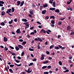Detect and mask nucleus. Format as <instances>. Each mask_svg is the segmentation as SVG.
Listing matches in <instances>:
<instances>
[{"instance_id":"1","label":"nucleus","mask_w":74,"mask_h":74,"mask_svg":"<svg viewBox=\"0 0 74 74\" xmlns=\"http://www.w3.org/2000/svg\"><path fill=\"white\" fill-rule=\"evenodd\" d=\"M45 55L42 54L41 55V57L40 58L41 60H44V57H45Z\"/></svg>"},{"instance_id":"2","label":"nucleus","mask_w":74,"mask_h":74,"mask_svg":"<svg viewBox=\"0 0 74 74\" xmlns=\"http://www.w3.org/2000/svg\"><path fill=\"white\" fill-rule=\"evenodd\" d=\"M30 69L28 68V71L26 70H25V71H26V72H27L28 73H31V72H32V71L31 70L30 71Z\"/></svg>"},{"instance_id":"3","label":"nucleus","mask_w":74,"mask_h":74,"mask_svg":"<svg viewBox=\"0 0 74 74\" xmlns=\"http://www.w3.org/2000/svg\"><path fill=\"white\" fill-rule=\"evenodd\" d=\"M46 31L45 30H44L43 29H41V31L40 32L41 33H43L44 34H45L46 33Z\"/></svg>"},{"instance_id":"4","label":"nucleus","mask_w":74,"mask_h":74,"mask_svg":"<svg viewBox=\"0 0 74 74\" xmlns=\"http://www.w3.org/2000/svg\"><path fill=\"white\" fill-rule=\"evenodd\" d=\"M18 48L20 49H23V47L21 45H18Z\"/></svg>"},{"instance_id":"5","label":"nucleus","mask_w":74,"mask_h":74,"mask_svg":"<svg viewBox=\"0 0 74 74\" xmlns=\"http://www.w3.org/2000/svg\"><path fill=\"white\" fill-rule=\"evenodd\" d=\"M25 29H27L28 27H29V24H27V25H25Z\"/></svg>"},{"instance_id":"6","label":"nucleus","mask_w":74,"mask_h":74,"mask_svg":"<svg viewBox=\"0 0 74 74\" xmlns=\"http://www.w3.org/2000/svg\"><path fill=\"white\" fill-rule=\"evenodd\" d=\"M3 41L4 42H7L8 41V39L7 38L4 37L3 38Z\"/></svg>"},{"instance_id":"7","label":"nucleus","mask_w":74,"mask_h":74,"mask_svg":"<svg viewBox=\"0 0 74 74\" xmlns=\"http://www.w3.org/2000/svg\"><path fill=\"white\" fill-rule=\"evenodd\" d=\"M67 30H71V26L70 25H68L67 27Z\"/></svg>"},{"instance_id":"8","label":"nucleus","mask_w":74,"mask_h":74,"mask_svg":"<svg viewBox=\"0 0 74 74\" xmlns=\"http://www.w3.org/2000/svg\"><path fill=\"white\" fill-rule=\"evenodd\" d=\"M20 32L21 31H20V29H18L16 31V33L21 34V33H20Z\"/></svg>"},{"instance_id":"9","label":"nucleus","mask_w":74,"mask_h":74,"mask_svg":"<svg viewBox=\"0 0 74 74\" xmlns=\"http://www.w3.org/2000/svg\"><path fill=\"white\" fill-rule=\"evenodd\" d=\"M24 3H25V2L24 1H22L21 2L20 5V7H22V6L23 5V4H24Z\"/></svg>"},{"instance_id":"10","label":"nucleus","mask_w":74,"mask_h":74,"mask_svg":"<svg viewBox=\"0 0 74 74\" xmlns=\"http://www.w3.org/2000/svg\"><path fill=\"white\" fill-rule=\"evenodd\" d=\"M22 21L23 22H26L27 21L26 19L25 18H23L22 19Z\"/></svg>"},{"instance_id":"11","label":"nucleus","mask_w":74,"mask_h":74,"mask_svg":"<svg viewBox=\"0 0 74 74\" xmlns=\"http://www.w3.org/2000/svg\"><path fill=\"white\" fill-rule=\"evenodd\" d=\"M49 10L50 11H55V8H50Z\"/></svg>"},{"instance_id":"12","label":"nucleus","mask_w":74,"mask_h":74,"mask_svg":"<svg viewBox=\"0 0 74 74\" xmlns=\"http://www.w3.org/2000/svg\"><path fill=\"white\" fill-rule=\"evenodd\" d=\"M46 12V10H45L42 11V14H45V13Z\"/></svg>"},{"instance_id":"13","label":"nucleus","mask_w":74,"mask_h":74,"mask_svg":"<svg viewBox=\"0 0 74 74\" xmlns=\"http://www.w3.org/2000/svg\"><path fill=\"white\" fill-rule=\"evenodd\" d=\"M17 5H20V4H21V1H18L17 2Z\"/></svg>"},{"instance_id":"14","label":"nucleus","mask_w":74,"mask_h":74,"mask_svg":"<svg viewBox=\"0 0 74 74\" xmlns=\"http://www.w3.org/2000/svg\"><path fill=\"white\" fill-rule=\"evenodd\" d=\"M43 7H44L45 8V7H48V5L47 3H46L44 5H43Z\"/></svg>"},{"instance_id":"15","label":"nucleus","mask_w":74,"mask_h":74,"mask_svg":"<svg viewBox=\"0 0 74 74\" xmlns=\"http://www.w3.org/2000/svg\"><path fill=\"white\" fill-rule=\"evenodd\" d=\"M50 18H51V19H55V16H50Z\"/></svg>"},{"instance_id":"16","label":"nucleus","mask_w":74,"mask_h":74,"mask_svg":"<svg viewBox=\"0 0 74 74\" xmlns=\"http://www.w3.org/2000/svg\"><path fill=\"white\" fill-rule=\"evenodd\" d=\"M49 62V61L47 60L46 61H45V62H43V64H47Z\"/></svg>"},{"instance_id":"17","label":"nucleus","mask_w":74,"mask_h":74,"mask_svg":"<svg viewBox=\"0 0 74 74\" xmlns=\"http://www.w3.org/2000/svg\"><path fill=\"white\" fill-rule=\"evenodd\" d=\"M15 49L17 51H18L19 50V47H16Z\"/></svg>"},{"instance_id":"18","label":"nucleus","mask_w":74,"mask_h":74,"mask_svg":"<svg viewBox=\"0 0 74 74\" xmlns=\"http://www.w3.org/2000/svg\"><path fill=\"white\" fill-rule=\"evenodd\" d=\"M38 40L39 41H41V42H42V40L40 38H38Z\"/></svg>"},{"instance_id":"19","label":"nucleus","mask_w":74,"mask_h":74,"mask_svg":"<svg viewBox=\"0 0 74 74\" xmlns=\"http://www.w3.org/2000/svg\"><path fill=\"white\" fill-rule=\"evenodd\" d=\"M55 12H56L57 13H59V12H60V11L58 9H56L55 10Z\"/></svg>"},{"instance_id":"20","label":"nucleus","mask_w":74,"mask_h":74,"mask_svg":"<svg viewBox=\"0 0 74 74\" xmlns=\"http://www.w3.org/2000/svg\"><path fill=\"white\" fill-rule=\"evenodd\" d=\"M1 14L2 15H4L5 14V13L4 12L2 11L1 12Z\"/></svg>"},{"instance_id":"21","label":"nucleus","mask_w":74,"mask_h":74,"mask_svg":"<svg viewBox=\"0 0 74 74\" xmlns=\"http://www.w3.org/2000/svg\"><path fill=\"white\" fill-rule=\"evenodd\" d=\"M62 23V22L61 21H59L58 23V25H61Z\"/></svg>"},{"instance_id":"22","label":"nucleus","mask_w":74,"mask_h":74,"mask_svg":"<svg viewBox=\"0 0 74 74\" xmlns=\"http://www.w3.org/2000/svg\"><path fill=\"white\" fill-rule=\"evenodd\" d=\"M9 71L11 73H13V71H12V69H10L9 70Z\"/></svg>"},{"instance_id":"23","label":"nucleus","mask_w":74,"mask_h":74,"mask_svg":"<svg viewBox=\"0 0 74 74\" xmlns=\"http://www.w3.org/2000/svg\"><path fill=\"white\" fill-rule=\"evenodd\" d=\"M54 49H57V50H58V49H59V47H58L55 46Z\"/></svg>"},{"instance_id":"24","label":"nucleus","mask_w":74,"mask_h":74,"mask_svg":"<svg viewBox=\"0 0 74 74\" xmlns=\"http://www.w3.org/2000/svg\"><path fill=\"white\" fill-rule=\"evenodd\" d=\"M12 22H13V20H11L10 21H9V24H12Z\"/></svg>"},{"instance_id":"25","label":"nucleus","mask_w":74,"mask_h":74,"mask_svg":"<svg viewBox=\"0 0 74 74\" xmlns=\"http://www.w3.org/2000/svg\"><path fill=\"white\" fill-rule=\"evenodd\" d=\"M12 12H14L15 11V9H14V8H12Z\"/></svg>"},{"instance_id":"26","label":"nucleus","mask_w":74,"mask_h":74,"mask_svg":"<svg viewBox=\"0 0 74 74\" xmlns=\"http://www.w3.org/2000/svg\"><path fill=\"white\" fill-rule=\"evenodd\" d=\"M29 13L30 14H31V15H33V11L31 10L29 11Z\"/></svg>"},{"instance_id":"27","label":"nucleus","mask_w":74,"mask_h":74,"mask_svg":"<svg viewBox=\"0 0 74 74\" xmlns=\"http://www.w3.org/2000/svg\"><path fill=\"white\" fill-rule=\"evenodd\" d=\"M53 6L54 7H56V5H55V2H53Z\"/></svg>"},{"instance_id":"28","label":"nucleus","mask_w":74,"mask_h":74,"mask_svg":"<svg viewBox=\"0 0 74 74\" xmlns=\"http://www.w3.org/2000/svg\"><path fill=\"white\" fill-rule=\"evenodd\" d=\"M26 43H27V42L26 41H23L22 42V45H25V44H26Z\"/></svg>"},{"instance_id":"29","label":"nucleus","mask_w":74,"mask_h":74,"mask_svg":"<svg viewBox=\"0 0 74 74\" xmlns=\"http://www.w3.org/2000/svg\"><path fill=\"white\" fill-rule=\"evenodd\" d=\"M1 25L2 26H4V25H5V23L4 22H2L1 23Z\"/></svg>"},{"instance_id":"30","label":"nucleus","mask_w":74,"mask_h":74,"mask_svg":"<svg viewBox=\"0 0 74 74\" xmlns=\"http://www.w3.org/2000/svg\"><path fill=\"white\" fill-rule=\"evenodd\" d=\"M51 68H52V66L50 65H49L47 67V68L48 69H51Z\"/></svg>"},{"instance_id":"31","label":"nucleus","mask_w":74,"mask_h":74,"mask_svg":"<svg viewBox=\"0 0 74 74\" xmlns=\"http://www.w3.org/2000/svg\"><path fill=\"white\" fill-rule=\"evenodd\" d=\"M4 50H5L6 51L8 50V47H7L6 46L5 47Z\"/></svg>"},{"instance_id":"32","label":"nucleus","mask_w":74,"mask_h":74,"mask_svg":"<svg viewBox=\"0 0 74 74\" xmlns=\"http://www.w3.org/2000/svg\"><path fill=\"white\" fill-rule=\"evenodd\" d=\"M47 67V66H44L42 67V69H46Z\"/></svg>"},{"instance_id":"33","label":"nucleus","mask_w":74,"mask_h":74,"mask_svg":"<svg viewBox=\"0 0 74 74\" xmlns=\"http://www.w3.org/2000/svg\"><path fill=\"white\" fill-rule=\"evenodd\" d=\"M51 23L52 24H55V21H54V20H53V21H51Z\"/></svg>"},{"instance_id":"34","label":"nucleus","mask_w":74,"mask_h":74,"mask_svg":"<svg viewBox=\"0 0 74 74\" xmlns=\"http://www.w3.org/2000/svg\"><path fill=\"white\" fill-rule=\"evenodd\" d=\"M69 70L66 69L65 71H63V73H67V72H69Z\"/></svg>"},{"instance_id":"35","label":"nucleus","mask_w":74,"mask_h":74,"mask_svg":"<svg viewBox=\"0 0 74 74\" xmlns=\"http://www.w3.org/2000/svg\"><path fill=\"white\" fill-rule=\"evenodd\" d=\"M59 63L60 65V66H62V61H59Z\"/></svg>"},{"instance_id":"36","label":"nucleus","mask_w":74,"mask_h":74,"mask_svg":"<svg viewBox=\"0 0 74 74\" xmlns=\"http://www.w3.org/2000/svg\"><path fill=\"white\" fill-rule=\"evenodd\" d=\"M53 0H50L49 2L50 3L52 4V3H53Z\"/></svg>"},{"instance_id":"37","label":"nucleus","mask_w":74,"mask_h":74,"mask_svg":"<svg viewBox=\"0 0 74 74\" xmlns=\"http://www.w3.org/2000/svg\"><path fill=\"white\" fill-rule=\"evenodd\" d=\"M15 65H16V66H21L22 65L21 64H19L18 65V64H16V63H15Z\"/></svg>"},{"instance_id":"38","label":"nucleus","mask_w":74,"mask_h":74,"mask_svg":"<svg viewBox=\"0 0 74 74\" xmlns=\"http://www.w3.org/2000/svg\"><path fill=\"white\" fill-rule=\"evenodd\" d=\"M32 6L33 8H34V7H36V5H35V4H34L33 3L32 4Z\"/></svg>"},{"instance_id":"39","label":"nucleus","mask_w":74,"mask_h":74,"mask_svg":"<svg viewBox=\"0 0 74 74\" xmlns=\"http://www.w3.org/2000/svg\"><path fill=\"white\" fill-rule=\"evenodd\" d=\"M29 51H34V49H33L31 48H29Z\"/></svg>"},{"instance_id":"40","label":"nucleus","mask_w":74,"mask_h":74,"mask_svg":"<svg viewBox=\"0 0 74 74\" xmlns=\"http://www.w3.org/2000/svg\"><path fill=\"white\" fill-rule=\"evenodd\" d=\"M54 47V46L53 45H51L49 47L50 49H52V48L53 47Z\"/></svg>"},{"instance_id":"41","label":"nucleus","mask_w":74,"mask_h":74,"mask_svg":"<svg viewBox=\"0 0 74 74\" xmlns=\"http://www.w3.org/2000/svg\"><path fill=\"white\" fill-rule=\"evenodd\" d=\"M0 3L2 4H4V2L3 1H0Z\"/></svg>"},{"instance_id":"42","label":"nucleus","mask_w":74,"mask_h":74,"mask_svg":"<svg viewBox=\"0 0 74 74\" xmlns=\"http://www.w3.org/2000/svg\"><path fill=\"white\" fill-rule=\"evenodd\" d=\"M6 13L8 14L9 15H10V16H12L11 14H10V13H8V11H6Z\"/></svg>"},{"instance_id":"43","label":"nucleus","mask_w":74,"mask_h":74,"mask_svg":"<svg viewBox=\"0 0 74 74\" xmlns=\"http://www.w3.org/2000/svg\"><path fill=\"white\" fill-rule=\"evenodd\" d=\"M24 54H25V52H23L21 53V56H23V55H24Z\"/></svg>"},{"instance_id":"44","label":"nucleus","mask_w":74,"mask_h":74,"mask_svg":"<svg viewBox=\"0 0 74 74\" xmlns=\"http://www.w3.org/2000/svg\"><path fill=\"white\" fill-rule=\"evenodd\" d=\"M43 8V6H40V10H42Z\"/></svg>"},{"instance_id":"45","label":"nucleus","mask_w":74,"mask_h":74,"mask_svg":"<svg viewBox=\"0 0 74 74\" xmlns=\"http://www.w3.org/2000/svg\"><path fill=\"white\" fill-rule=\"evenodd\" d=\"M9 66L10 67H13L14 66V65L11 64Z\"/></svg>"},{"instance_id":"46","label":"nucleus","mask_w":74,"mask_h":74,"mask_svg":"<svg viewBox=\"0 0 74 74\" xmlns=\"http://www.w3.org/2000/svg\"><path fill=\"white\" fill-rule=\"evenodd\" d=\"M36 23H38V24L39 25H41V23H40V22L39 21H37L36 22Z\"/></svg>"},{"instance_id":"47","label":"nucleus","mask_w":74,"mask_h":74,"mask_svg":"<svg viewBox=\"0 0 74 74\" xmlns=\"http://www.w3.org/2000/svg\"><path fill=\"white\" fill-rule=\"evenodd\" d=\"M9 47H10V48L12 49H14V47H13L11 46H9Z\"/></svg>"},{"instance_id":"48","label":"nucleus","mask_w":74,"mask_h":74,"mask_svg":"<svg viewBox=\"0 0 74 74\" xmlns=\"http://www.w3.org/2000/svg\"><path fill=\"white\" fill-rule=\"evenodd\" d=\"M44 74H49V72H45L43 73Z\"/></svg>"},{"instance_id":"49","label":"nucleus","mask_w":74,"mask_h":74,"mask_svg":"<svg viewBox=\"0 0 74 74\" xmlns=\"http://www.w3.org/2000/svg\"><path fill=\"white\" fill-rule=\"evenodd\" d=\"M5 9V8H4V7H2L1 8V10L2 11H4V10Z\"/></svg>"},{"instance_id":"50","label":"nucleus","mask_w":74,"mask_h":74,"mask_svg":"<svg viewBox=\"0 0 74 74\" xmlns=\"http://www.w3.org/2000/svg\"><path fill=\"white\" fill-rule=\"evenodd\" d=\"M28 23H29L28 22L24 23V24L25 25H27V24H28Z\"/></svg>"},{"instance_id":"51","label":"nucleus","mask_w":74,"mask_h":74,"mask_svg":"<svg viewBox=\"0 0 74 74\" xmlns=\"http://www.w3.org/2000/svg\"><path fill=\"white\" fill-rule=\"evenodd\" d=\"M34 32H32L30 34V35H34Z\"/></svg>"},{"instance_id":"52","label":"nucleus","mask_w":74,"mask_h":74,"mask_svg":"<svg viewBox=\"0 0 74 74\" xmlns=\"http://www.w3.org/2000/svg\"><path fill=\"white\" fill-rule=\"evenodd\" d=\"M60 21H63L64 19H65V18H60Z\"/></svg>"},{"instance_id":"53","label":"nucleus","mask_w":74,"mask_h":74,"mask_svg":"<svg viewBox=\"0 0 74 74\" xmlns=\"http://www.w3.org/2000/svg\"><path fill=\"white\" fill-rule=\"evenodd\" d=\"M70 34L72 36H73V35H74V32L71 33Z\"/></svg>"},{"instance_id":"54","label":"nucleus","mask_w":74,"mask_h":74,"mask_svg":"<svg viewBox=\"0 0 74 74\" xmlns=\"http://www.w3.org/2000/svg\"><path fill=\"white\" fill-rule=\"evenodd\" d=\"M69 10H70L71 11H73V9H72L71 7H70V6H69Z\"/></svg>"},{"instance_id":"55","label":"nucleus","mask_w":74,"mask_h":74,"mask_svg":"<svg viewBox=\"0 0 74 74\" xmlns=\"http://www.w3.org/2000/svg\"><path fill=\"white\" fill-rule=\"evenodd\" d=\"M16 62V63H20V61H19L18 60H16L15 61Z\"/></svg>"},{"instance_id":"56","label":"nucleus","mask_w":74,"mask_h":74,"mask_svg":"<svg viewBox=\"0 0 74 74\" xmlns=\"http://www.w3.org/2000/svg\"><path fill=\"white\" fill-rule=\"evenodd\" d=\"M46 53L47 55H49V54L50 53V52H49L48 51H46Z\"/></svg>"},{"instance_id":"57","label":"nucleus","mask_w":74,"mask_h":74,"mask_svg":"<svg viewBox=\"0 0 74 74\" xmlns=\"http://www.w3.org/2000/svg\"><path fill=\"white\" fill-rule=\"evenodd\" d=\"M58 47L59 48H62V46H61L60 45H58Z\"/></svg>"},{"instance_id":"58","label":"nucleus","mask_w":74,"mask_h":74,"mask_svg":"<svg viewBox=\"0 0 74 74\" xmlns=\"http://www.w3.org/2000/svg\"><path fill=\"white\" fill-rule=\"evenodd\" d=\"M36 60H37V59L36 58H34L32 60V61L33 62H35V61H36Z\"/></svg>"},{"instance_id":"59","label":"nucleus","mask_w":74,"mask_h":74,"mask_svg":"<svg viewBox=\"0 0 74 74\" xmlns=\"http://www.w3.org/2000/svg\"><path fill=\"white\" fill-rule=\"evenodd\" d=\"M14 22H17V18H16L14 19Z\"/></svg>"},{"instance_id":"60","label":"nucleus","mask_w":74,"mask_h":74,"mask_svg":"<svg viewBox=\"0 0 74 74\" xmlns=\"http://www.w3.org/2000/svg\"><path fill=\"white\" fill-rule=\"evenodd\" d=\"M19 41L20 42H23V40L22 39H20Z\"/></svg>"},{"instance_id":"61","label":"nucleus","mask_w":74,"mask_h":74,"mask_svg":"<svg viewBox=\"0 0 74 74\" xmlns=\"http://www.w3.org/2000/svg\"><path fill=\"white\" fill-rule=\"evenodd\" d=\"M51 27H54L55 26V25L54 24H51Z\"/></svg>"},{"instance_id":"62","label":"nucleus","mask_w":74,"mask_h":74,"mask_svg":"<svg viewBox=\"0 0 74 74\" xmlns=\"http://www.w3.org/2000/svg\"><path fill=\"white\" fill-rule=\"evenodd\" d=\"M28 16L29 17H30V18H32V15L30 14H29Z\"/></svg>"},{"instance_id":"63","label":"nucleus","mask_w":74,"mask_h":74,"mask_svg":"<svg viewBox=\"0 0 74 74\" xmlns=\"http://www.w3.org/2000/svg\"><path fill=\"white\" fill-rule=\"evenodd\" d=\"M38 49H40L41 48V47H40V46L39 45H38Z\"/></svg>"},{"instance_id":"64","label":"nucleus","mask_w":74,"mask_h":74,"mask_svg":"<svg viewBox=\"0 0 74 74\" xmlns=\"http://www.w3.org/2000/svg\"><path fill=\"white\" fill-rule=\"evenodd\" d=\"M45 18L46 19H49V17L48 16H46Z\"/></svg>"}]
</instances>
